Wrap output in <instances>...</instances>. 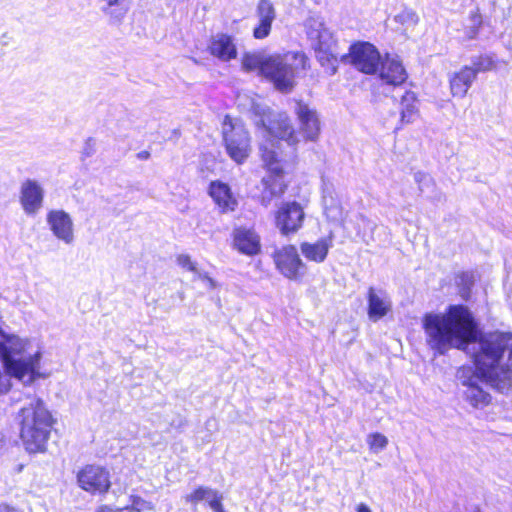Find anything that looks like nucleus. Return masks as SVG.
<instances>
[{"instance_id": "19", "label": "nucleus", "mask_w": 512, "mask_h": 512, "mask_svg": "<svg viewBox=\"0 0 512 512\" xmlns=\"http://www.w3.org/2000/svg\"><path fill=\"white\" fill-rule=\"evenodd\" d=\"M391 311V302L386 294L374 287L367 290V315L371 321H378Z\"/></svg>"}, {"instance_id": "14", "label": "nucleus", "mask_w": 512, "mask_h": 512, "mask_svg": "<svg viewBox=\"0 0 512 512\" xmlns=\"http://www.w3.org/2000/svg\"><path fill=\"white\" fill-rule=\"evenodd\" d=\"M44 191L35 180H25L20 189V203L23 210L29 214H36L42 207Z\"/></svg>"}, {"instance_id": "20", "label": "nucleus", "mask_w": 512, "mask_h": 512, "mask_svg": "<svg viewBox=\"0 0 512 512\" xmlns=\"http://www.w3.org/2000/svg\"><path fill=\"white\" fill-rule=\"evenodd\" d=\"M475 80L474 72L468 68V65H463L448 78L451 95L456 98H464Z\"/></svg>"}, {"instance_id": "21", "label": "nucleus", "mask_w": 512, "mask_h": 512, "mask_svg": "<svg viewBox=\"0 0 512 512\" xmlns=\"http://www.w3.org/2000/svg\"><path fill=\"white\" fill-rule=\"evenodd\" d=\"M331 241L328 238H320L315 242H301L300 250L307 261L322 263L328 256Z\"/></svg>"}, {"instance_id": "4", "label": "nucleus", "mask_w": 512, "mask_h": 512, "mask_svg": "<svg viewBox=\"0 0 512 512\" xmlns=\"http://www.w3.org/2000/svg\"><path fill=\"white\" fill-rule=\"evenodd\" d=\"M295 115L298 121L296 129L286 113H279L269 120L267 132L288 146L297 149L301 142H317L321 134V122L316 110L302 100L296 101Z\"/></svg>"}, {"instance_id": "24", "label": "nucleus", "mask_w": 512, "mask_h": 512, "mask_svg": "<svg viewBox=\"0 0 512 512\" xmlns=\"http://www.w3.org/2000/svg\"><path fill=\"white\" fill-rule=\"evenodd\" d=\"M496 60L492 54L481 53L471 60V65H468L471 71L474 72V77L477 79L479 73H486L496 68Z\"/></svg>"}, {"instance_id": "32", "label": "nucleus", "mask_w": 512, "mask_h": 512, "mask_svg": "<svg viewBox=\"0 0 512 512\" xmlns=\"http://www.w3.org/2000/svg\"><path fill=\"white\" fill-rule=\"evenodd\" d=\"M356 512H372L365 503H360L356 506Z\"/></svg>"}, {"instance_id": "22", "label": "nucleus", "mask_w": 512, "mask_h": 512, "mask_svg": "<svg viewBox=\"0 0 512 512\" xmlns=\"http://www.w3.org/2000/svg\"><path fill=\"white\" fill-rule=\"evenodd\" d=\"M463 385L467 387L465 392L466 401L474 408H484L488 406L491 401V395L484 391L479 385L471 380L463 381Z\"/></svg>"}, {"instance_id": "30", "label": "nucleus", "mask_w": 512, "mask_h": 512, "mask_svg": "<svg viewBox=\"0 0 512 512\" xmlns=\"http://www.w3.org/2000/svg\"><path fill=\"white\" fill-rule=\"evenodd\" d=\"M0 512H23L20 509L8 504L0 503Z\"/></svg>"}, {"instance_id": "27", "label": "nucleus", "mask_w": 512, "mask_h": 512, "mask_svg": "<svg viewBox=\"0 0 512 512\" xmlns=\"http://www.w3.org/2000/svg\"><path fill=\"white\" fill-rule=\"evenodd\" d=\"M129 499H130L131 504L123 507V508H129V512H132V511L142 512L145 510L153 509V505L150 502L144 500L139 495H131Z\"/></svg>"}, {"instance_id": "31", "label": "nucleus", "mask_w": 512, "mask_h": 512, "mask_svg": "<svg viewBox=\"0 0 512 512\" xmlns=\"http://www.w3.org/2000/svg\"><path fill=\"white\" fill-rule=\"evenodd\" d=\"M136 157L141 161L148 160L150 158V152L146 150L140 151L137 153Z\"/></svg>"}, {"instance_id": "29", "label": "nucleus", "mask_w": 512, "mask_h": 512, "mask_svg": "<svg viewBox=\"0 0 512 512\" xmlns=\"http://www.w3.org/2000/svg\"><path fill=\"white\" fill-rule=\"evenodd\" d=\"M95 512H129V508L112 507L107 504H101L96 508Z\"/></svg>"}, {"instance_id": "13", "label": "nucleus", "mask_w": 512, "mask_h": 512, "mask_svg": "<svg viewBox=\"0 0 512 512\" xmlns=\"http://www.w3.org/2000/svg\"><path fill=\"white\" fill-rule=\"evenodd\" d=\"M207 51L212 57L223 62H230L238 56L234 38L227 33H218L212 36L209 40Z\"/></svg>"}, {"instance_id": "5", "label": "nucleus", "mask_w": 512, "mask_h": 512, "mask_svg": "<svg viewBox=\"0 0 512 512\" xmlns=\"http://www.w3.org/2000/svg\"><path fill=\"white\" fill-rule=\"evenodd\" d=\"M221 140L227 156L237 165L250 157L252 135L242 119L226 114L221 122Z\"/></svg>"}, {"instance_id": "26", "label": "nucleus", "mask_w": 512, "mask_h": 512, "mask_svg": "<svg viewBox=\"0 0 512 512\" xmlns=\"http://www.w3.org/2000/svg\"><path fill=\"white\" fill-rule=\"evenodd\" d=\"M469 18L472 21V27L465 33L469 39H473L477 36L483 25V19L480 10L476 8L475 10L471 11Z\"/></svg>"}, {"instance_id": "28", "label": "nucleus", "mask_w": 512, "mask_h": 512, "mask_svg": "<svg viewBox=\"0 0 512 512\" xmlns=\"http://www.w3.org/2000/svg\"><path fill=\"white\" fill-rule=\"evenodd\" d=\"M176 261L179 266L189 272H196V264L192 261L191 257L187 254H179L176 257Z\"/></svg>"}, {"instance_id": "10", "label": "nucleus", "mask_w": 512, "mask_h": 512, "mask_svg": "<svg viewBox=\"0 0 512 512\" xmlns=\"http://www.w3.org/2000/svg\"><path fill=\"white\" fill-rule=\"evenodd\" d=\"M306 214L297 201L282 202L273 213L275 228L283 237L296 235L304 226Z\"/></svg>"}, {"instance_id": "9", "label": "nucleus", "mask_w": 512, "mask_h": 512, "mask_svg": "<svg viewBox=\"0 0 512 512\" xmlns=\"http://www.w3.org/2000/svg\"><path fill=\"white\" fill-rule=\"evenodd\" d=\"M276 270L286 279L301 282L305 277L307 266L301 259L293 244H286L275 249L271 255Z\"/></svg>"}, {"instance_id": "7", "label": "nucleus", "mask_w": 512, "mask_h": 512, "mask_svg": "<svg viewBox=\"0 0 512 512\" xmlns=\"http://www.w3.org/2000/svg\"><path fill=\"white\" fill-rule=\"evenodd\" d=\"M78 488L91 496L104 497L112 488L110 470L98 463H86L75 474Z\"/></svg>"}, {"instance_id": "6", "label": "nucleus", "mask_w": 512, "mask_h": 512, "mask_svg": "<svg viewBox=\"0 0 512 512\" xmlns=\"http://www.w3.org/2000/svg\"><path fill=\"white\" fill-rule=\"evenodd\" d=\"M259 156L267 172V176L261 180L263 200L270 202L272 199L281 198L288 189V183L284 179L285 170L278 152L263 144L259 147Z\"/></svg>"}, {"instance_id": "11", "label": "nucleus", "mask_w": 512, "mask_h": 512, "mask_svg": "<svg viewBox=\"0 0 512 512\" xmlns=\"http://www.w3.org/2000/svg\"><path fill=\"white\" fill-rule=\"evenodd\" d=\"M231 247L242 255L254 257L261 252V237L253 228L236 226L231 234Z\"/></svg>"}, {"instance_id": "1", "label": "nucleus", "mask_w": 512, "mask_h": 512, "mask_svg": "<svg viewBox=\"0 0 512 512\" xmlns=\"http://www.w3.org/2000/svg\"><path fill=\"white\" fill-rule=\"evenodd\" d=\"M422 328L428 346L440 355L453 348L466 350L469 344L478 342V349L472 354L478 378L497 391L510 389L512 371L509 366L501 365L508 347L507 335L498 332L480 335L467 306L452 304L444 313L427 312L422 316Z\"/></svg>"}, {"instance_id": "23", "label": "nucleus", "mask_w": 512, "mask_h": 512, "mask_svg": "<svg viewBox=\"0 0 512 512\" xmlns=\"http://www.w3.org/2000/svg\"><path fill=\"white\" fill-rule=\"evenodd\" d=\"M417 95L413 91H406L401 98L402 110H401V122L408 124L415 120L418 116L417 108Z\"/></svg>"}, {"instance_id": "16", "label": "nucleus", "mask_w": 512, "mask_h": 512, "mask_svg": "<svg viewBox=\"0 0 512 512\" xmlns=\"http://www.w3.org/2000/svg\"><path fill=\"white\" fill-rule=\"evenodd\" d=\"M378 76L386 85L393 88L401 87L408 79V73L401 63L396 59L381 60Z\"/></svg>"}, {"instance_id": "17", "label": "nucleus", "mask_w": 512, "mask_h": 512, "mask_svg": "<svg viewBox=\"0 0 512 512\" xmlns=\"http://www.w3.org/2000/svg\"><path fill=\"white\" fill-rule=\"evenodd\" d=\"M47 222L53 234L65 243L73 241V222L68 213L63 210H50Z\"/></svg>"}, {"instance_id": "3", "label": "nucleus", "mask_w": 512, "mask_h": 512, "mask_svg": "<svg viewBox=\"0 0 512 512\" xmlns=\"http://www.w3.org/2000/svg\"><path fill=\"white\" fill-rule=\"evenodd\" d=\"M19 429V439L28 454H43L57 419L44 401L34 398L19 409L15 416Z\"/></svg>"}, {"instance_id": "33", "label": "nucleus", "mask_w": 512, "mask_h": 512, "mask_svg": "<svg viewBox=\"0 0 512 512\" xmlns=\"http://www.w3.org/2000/svg\"><path fill=\"white\" fill-rule=\"evenodd\" d=\"M24 465H19L16 469V472H21L22 469H23Z\"/></svg>"}, {"instance_id": "25", "label": "nucleus", "mask_w": 512, "mask_h": 512, "mask_svg": "<svg viewBox=\"0 0 512 512\" xmlns=\"http://www.w3.org/2000/svg\"><path fill=\"white\" fill-rule=\"evenodd\" d=\"M367 443L371 452L378 453L388 445V439L385 435L374 432L368 435Z\"/></svg>"}, {"instance_id": "18", "label": "nucleus", "mask_w": 512, "mask_h": 512, "mask_svg": "<svg viewBox=\"0 0 512 512\" xmlns=\"http://www.w3.org/2000/svg\"><path fill=\"white\" fill-rule=\"evenodd\" d=\"M319 39L314 47L317 61L329 75L337 72L339 58L336 52V43L334 41Z\"/></svg>"}, {"instance_id": "15", "label": "nucleus", "mask_w": 512, "mask_h": 512, "mask_svg": "<svg viewBox=\"0 0 512 512\" xmlns=\"http://www.w3.org/2000/svg\"><path fill=\"white\" fill-rule=\"evenodd\" d=\"M258 24L253 29V37L258 40L267 38L276 19V9L271 0H259L256 6Z\"/></svg>"}, {"instance_id": "8", "label": "nucleus", "mask_w": 512, "mask_h": 512, "mask_svg": "<svg viewBox=\"0 0 512 512\" xmlns=\"http://www.w3.org/2000/svg\"><path fill=\"white\" fill-rule=\"evenodd\" d=\"M341 61L363 74L375 75L381 64V54L372 43L357 41L350 45L348 53L341 56Z\"/></svg>"}, {"instance_id": "2", "label": "nucleus", "mask_w": 512, "mask_h": 512, "mask_svg": "<svg viewBox=\"0 0 512 512\" xmlns=\"http://www.w3.org/2000/svg\"><path fill=\"white\" fill-rule=\"evenodd\" d=\"M241 67L245 72H256L278 91L288 93L295 86V77L306 73L311 62L303 51H290L284 55L250 51L242 54Z\"/></svg>"}, {"instance_id": "12", "label": "nucleus", "mask_w": 512, "mask_h": 512, "mask_svg": "<svg viewBox=\"0 0 512 512\" xmlns=\"http://www.w3.org/2000/svg\"><path fill=\"white\" fill-rule=\"evenodd\" d=\"M208 195L222 214L233 213L238 208V199L229 184L213 180L208 185Z\"/></svg>"}]
</instances>
